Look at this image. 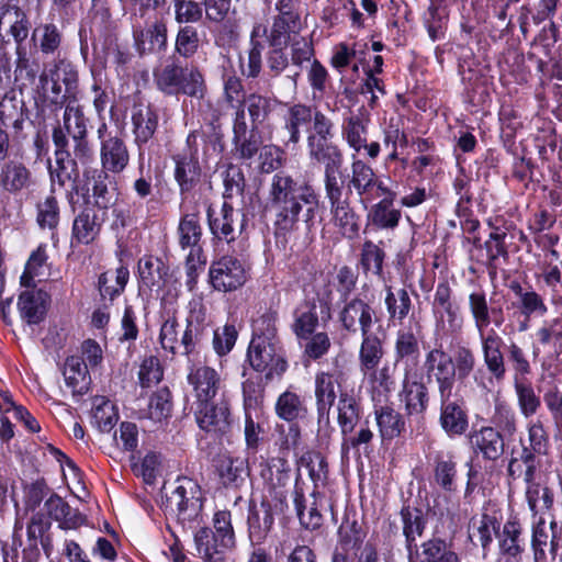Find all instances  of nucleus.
<instances>
[{"label":"nucleus","instance_id":"19","mask_svg":"<svg viewBox=\"0 0 562 562\" xmlns=\"http://www.w3.org/2000/svg\"><path fill=\"white\" fill-rule=\"evenodd\" d=\"M175 178L181 191H189L199 181L201 168L198 161V144L195 133L187 137V146L175 156Z\"/></svg>","mask_w":562,"mask_h":562},{"label":"nucleus","instance_id":"29","mask_svg":"<svg viewBox=\"0 0 562 562\" xmlns=\"http://www.w3.org/2000/svg\"><path fill=\"white\" fill-rule=\"evenodd\" d=\"M167 38L168 29L164 19L154 21L145 30L134 32L135 45L140 54L165 50Z\"/></svg>","mask_w":562,"mask_h":562},{"label":"nucleus","instance_id":"63","mask_svg":"<svg viewBox=\"0 0 562 562\" xmlns=\"http://www.w3.org/2000/svg\"><path fill=\"white\" fill-rule=\"evenodd\" d=\"M200 37L195 27L186 25L181 26L176 36V52L184 57H192L199 49Z\"/></svg>","mask_w":562,"mask_h":562},{"label":"nucleus","instance_id":"60","mask_svg":"<svg viewBox=\"0 0 562 562\" xmlns=\"http://www.w3.org/2000/svg\"><path fill=\"white\" fill-rule=\"evenodd\" d=\"M244 103L247 105L251 117V127L257 130L276 108V101L255 93L248 95Z\"/></svg>","mask_w":562,"mask_h":562},{"label":"nucleus","instance_id":"48","mask_svg":"<svg viewBox=\"0 0 562 562\" xmlns=\"http://www.w3.org/2000/svg\"><path fill=\"white\" fill-rule=\"evenodd\" d=\"M128 278L130 271L124 266H120L115 270L102 273L99 278V290L101 295L113 300L123 292Z\"/></svg>","mask_w":562,"mask_h":562},{"label":"nucleus","instance_id":"45","mask_svg":"<svg viewBox=\"0 0 562 562\" xmlns=\"http://www.w3.org/2000/svg\"><path fill=\"white\" fill-rule=\"evenodd\" d=\"M314 110L304 104L292 105L285 119V130L290 137L289 140L296 144L301 139V128L307 127L313 120Z\"/></svg>","mask_w":562,"mask_h":562},{"label":"nucleus","instance_id":"52","mask_svg":"<svg viewBox=\"0 0 562 562\" xmlns=\"http://www.w3.org/2000/svg\"><path fill=\"white\" fill-rule=\"evenodd\" d=\"M171 408V393L162 387L150 396L145 416L154 423H161L170 417Z\"/></svg>","mask_w":562,"mask_h":562},{"label":"nucleus","instance_id":"53","mask_svg":"<svg viewBox=\"0 0 562 562\" xmlns=\"http://www.w3.org/2000/svg\"><path fill=\"white\" fill-rule=\"evenodd\" d=\"M117 422V414L111 401L98 397L93 402L92 424L102 432L110 431Z\"/></svg>","mask_w":562,"mask_h":562},{"label":"nucleus","instance_id":"24","mask_svg":"<svg viewBox=\"0 0 562 562\" xmlns=\"http://www.w3.org/2000/svg\"><path fill=\"white\" fill-rule=\"evenodd\" d=\"M498 557L509 561L521 562L525 550L522 526L516 518H509L497 532Z\"/></svg>","mask_w":562,"mask_h":562},{"label":"nucleus","instance_id":"43","mask_svg":"<svg viewBox=\"0 0 562 562\" xmlns=\"http://www.w3.org/2000/svg\"><path fill=\"white\" fill-rule=\"evenodd\" d=\"M383 357V341L379 336L373 333L361 336L358 357L359 370L372 368V366H380Z\"/></svg>","mask_w":562,"mask_h":562},{"label":"nucleus","instance_id":"62","mask_svg":"<svg viewBox=\"0 0 562 562\" xmlns=\"http://www.w3.org/2000/svg\"><path fill=\"white\" fill-rule=\"evenodd\" d=\"M262 435L263 427L259 413L247 412L245 414L244 437L248 453H256L258 451Z\"/></svg>","mask_w":562,"mask_h":562},{"label":"nucleus","instance_id":"32","mask_svg":"<svg viewBox=\"0 0 562 562\" xmlns=\"http://www.w3.org/2000/svg\"><path fill=\"white\" fill-rule=\"evenodd\" d=\"M470 442L476 453L487 460H496L504 452L502 435L493 427H482L470 437Z\"/></svg>","mask_w":562,"mask_h":562},{"label":"nucleus","instance_id":"54","mask_svg":"<svg viewBox=\"0 0 562 562\" xmlns=\"http://www.w3.org/2000/svg\"><path fill=\"white\" fill-rule=\"evenodd\" d=\"M188 68H182L175 64L165 66L156 74V83L158 88L167 94H177L181 90V81L186 76Z\"/></svg>","mask_w":562,"mask_h":562},{"label":"nucleus","instance_id":"3","mask_svg":"<svg viewBox=\"0 0 562 562\" xmlns=\"http://www.w3.org/2000/svg\"><path fill=\"white\" fill-rule=\"evenodd\" d=\"M214 530L200 528L194 533V543L199 555L206 562H224L226 554L235 548V533L231 513L218 510L213 517Z\"/></svg>","mask_w":562,"mask_h":562},{"label":"nucleus","instance_id":"2","mask_svg":"<svg viewBox=\"0 0 562 562\" xmlns=\"http://www.w3.org/2000/svg\"><path fill=\"white\" fill-rule=\"evenodd\" d=\"M302 188L285 172L281 171L272 177L269 203L274 211L278 229L288 232L296 227L302 212V204L299 199Z\"/></svg>","mask_w":562,"mask_h":562},{"label":"nucleus","instance_id":"40","mask_svg":"<svg viewBox=\"0 0 562 562\" xmlns=\"http://www.w3.org/2000/svg\"><path fill=\"white\" fill-rule=\"evenodd\" d=\"M368 120L360 114H352L344 120L341 136L348 146L360 153L366 146Z\"/></svg>","mask_w":562,"mask_h":562},{"label":"nucleus","instance_id":"22","mask_svg":"<svg viewBox=\"0 0 562 562\" xmlns=\"http://www.w3.org/2000/svg\"><path fill=\"white\" fill-rule=\"evenodd\" d=\"M33 184V176L26 164L18 158L7 159L0 167V188L2 191L16 194Z\"/></svg>","mask_w":562,"mask_h":562},{"label":"nucleus","instance_id":"42","mask_svg":"<svg viewBox=\"0 0 562 562\" xmlns=\"http://www.w3.org/2000/svg\"><path fill=\"white\" fill-rule=\"evenodd\" d=\"M177 235L181 249L193 251L194 248H202L200 245L202 227L199 216L196 214L183 215L179 222Z\"/></svg>","mask_w":562,"mask_h":562},{"label":"nucleus","instance_id":"57","mask_svg":"<svg viewBox=\"0 0 562 562\" xmlns=\"http://www.w3.org/2000/svg\"><path fill=\"white\" fill-rule=\"evenodd\" d=\"M36 223L42 229L53 231L59 223V205L50 193L43 201L36 204Z\"/></svg>","mask_w":562,"mask_h":562},{"label":"nucleus","instance_id":"11","mask_svg":"<svg viewBox=\"0 0 562 562\" xmlns=\"http://www.w3.org/2000/svg\"><path fill=\"white\" fill-rule=\"evenodd\" d=\"M212 323L206 314V307L201 299L189 302L186 329L180 339L182 352L190 356L195 352L210 335Z\"/></svg>","mask_w":562,"mask_h":562},{"label":"nucleus","instance_id":"49","mask_svg":"<svg viewBox=\"0 0 562 562\" xmlns=\"http://www.w3.org/2000/svg\"><path fill=\"white\" fill-rule=\"evenodd\" d=\"M519 299V310L524 317H542L548 312L543 297L533 290L525 291L519 284L513 286Z\"/></svg>","mask_w":562,"mask_h":562},{"label":"nucleus","instance_id":"56","mask_svg":"<svg viewBox=\"0 0 562 562\" xmlns=\"http://www.w3.org/2000/svg\"><path fill=\"white\" fill-rule=\"evenodd\" d=\"M537 340L542 346L552 348L553 353L562 351V323L559 318L544 321L536 331Z\"/></svg>","mask_w":562,"mask_h":562},{"label":"nucleus","instance_id":"55","mask_svg":"<svg viewBox=\"0 0 562 562\" xmlns=\"http://www.w3.org/2000/svg\"><path fill=\"white\" fill-rule=\"evenodd\" d=\"M384 302L390 319L402 322L412 308V300L405 289H400L394 293L391 286H387Z\"/></svg>","mask_w":562,"mask_h":562},{"label":"nucleus","instance_id":"20","mask_svg":"<svg viewBox=\"0 0 562 562\" xmlns=\"http://www.w3.org/2000/svg\"><path fill=\"white\" fill-rule=\"evenodd\" d=\"M178 305L175 297H162L160 301L159 321V342L166 351L176 355L179 352L180 346L179 324H178Z\"/></svg>","mask_w":562,"mask_h":562},{"label":"nucleus","instance_id":"34","mask_svg":"<svg viewBox=\"0 0 562 562\" xmlns=\"http://www.w3.org/2000/svg\"><path fill=\"white\" fill-rule=\"evenodd\" d=\"M48 295L42 290H26L19 296L18 307L29 324H38L45 316Z\"/></svg>","mask_w":562,"mask_h":562},{"label":"nucleus","instance_id":"8","mask_svg":"<svg viewBox=\"0 0 562 562\" xmlns=\"http://www.w3.org/2000/svg\"><path fill=\"white\" fill-rule=\"evenodd\" d=\"M307 151L312 160L324 167V191L345 187L347 180L345 156L337 144L330 142L307 146Z\"/></svg>","mask_w":562,"mask_h":562},{"label":"nucleus","instance_id":"4","mask_svg":"<svg viewBox=\"0 0 562 562\" xmlns=\"http://www.w3.org/2000/svg\"><path fill=\"white\" fill-rule=\"evenodd\" d=\"M87 125L88 119L85 116L82 106L76 99H71L65 106L63 124L53 131V135L60 132L65 139L68 140V136L71 138L72 155L82 166H87L94 158L93 148L87 139Z\"/></svg>","mask_w":562,"mask_h":562},{"label":"nucleus","instance_id":"21","mask_svg":"<svg viewBox=\"0 0 562 562\" xmlns=\"http://www.w3.org/2000/svg\"><path fill=\"white\" fill-rule=\"evenodd\" d=\"M400 400L409 416H420L427 409L429 401L427 386L417 379L412 369L404 368Z\"/></svg>","mask_w":562,"mask_h":562},{"label":"nucleus","instance_id":"58","mask_svg":"<svg viewBox=\"0 0 562 562\" xmlns=\"http://www.w3.org/2000/svg\"><path fill=\"white\" fill-rule=\"evenodd\" d=\"M447 553H456L448 549L445 540L439 538L429 539L418 547L413 548L416 562H439Z\"/></svg>","mask_w":562,"mask_h":562},{"label":"nucleus","instance_id":"31","mask_svg":"<svg viewBox=\"0 0 562 562\" xmlns=\"http://www.w3.org/2000/svg\"><path fill=\"white\" fill-rule=\"evenodd\" d=\"M312 501L308 502L303 493L302 487L296 483L294 488V506L301 525L310 530L317 529L323 521L319 513V502L317 493H311Z\"/></svg>","mask_w":562,"mask_h":562},{"label":"nucleus","instance_id":"44","mask_svg":"<svg viewBox=\"0 0 562 562\" xmlns=\"http://www.w3.org/2000/svg\"><path fill=\"white\" fill-rule=\"evenodd\" d=\"M374 414L383 440L400 436L404 429V420L398 412L391 406H380Z\"/></svg>","mask_w":562,"mask_h":562},{"label":"nucleus","instance_id":"30","mask_svg":"<svg viewBox=\"0 0 562 562\" xmlns=\"http://www.w3.org/2000/svg\"><path fill=\"white\" fill-rule=\"evenodd\" d=\"M132 124L135 143L140 146L154 136L158 126V115L150 105L136 104L132 110Z\"/></svg>","mask_w":562,"mask_h":562},{"label":"nucleus","instance_id":"15","mask_svg":"<svg viewBox=\"0 0 562 562\" xmlns=\"http://www.w3.org/2000/svg\"><path fill=\"white\" fill-rule=\"evenodd\" d=\"M210 280L217 291H233L247 280V270L237 258L224 256L214 261L210 268Z\"/></svg>","mask_w":562,"mask_h":562},{"label":"nucleus","instance_id":"5","mask_svg":"<svg viewBox=\"0 0 562 562\" xmlns=\"http://www.w3.org/2000/svg\"><path fill=\"white\" fill-rule=\"evenodd\" d=\"M248 361L267 380L279 379L288 370L286 353L280 340L252 338L248 348Z\"/></svg>","mask_w":562,"mask_h":562},{"label":"nucleus","instance_id":"41","mask_svg":"<svg viewBox=\"0 0 562 562\" xmlns=\"http://www.w3.org/2000/svg\"><path fill=\"white\" fill-rule=\"evenodd\" d=\"M337 420L344 436L353 431L360 419V406L353 395L341 392L337 404Z\"/></svg>","mask_w":562,"mask_h":562},{"label":"nucleus","instance_id":"25","mask_svg":"<svg viewBox=\"0 0 562 562\" xmlns=\"http://www.w3.org/2000/svg\"><path fill=\"white\" fill-rule=\"evenodd\" d=\"M194 416L199 427L205 431H224L229 425V408L225 402L194 403Z\"/></svg>","mask_w":562,"mask_h":562},{"label":"nucleus","instance_id":"64","mask_svg":"<svg viewBox=\"0 0 562 562\" xmlns=\"http://www.w3.org/2000/svg\"><path fill=\"white\" fill-rule=\"evenodd\" d=\"M526 498L533 514L549 510L553 504V495L548 487L541 484H530L526 490Z\"/></svg>","mask_w":562,"mask_h":562},{"label":"nucleus","instance_id":"47","mask_svg":"<svg viewBox=\"0 0 562 562\" xmlns=\"http://www.w3.org/2000/svg\"><path fill=\"white\" fill-rule=\"evenodd\" d=\"M450 366L453 368L460 383L470 378L476 366L474 351L465 345H458L453 348L450 353Z\"/></svg>","mask_w":562,"mask_h":562},{"label":"nucleus","instance_id":"38","mask_svg":"<svg viewBox=\"0 0 562 562\" xmlns=\"http://www.w3.org/2000/svg\"><path fill=\"white\" fill-rule=\"evenodd\" d=\"M555 526V521L550 522L551 533H549L547 530L546 522L542 518H540L535 526L531 540L535 562H547L548 547H550L551 554L555 555L558 549V543L555 542V535L553 531Z\"/></svg>","mask_w":562,"mask_h":562},{"label":"nucleus","instance_id":"14","mask_svg":"<svg viewBox=\"0 0 562 562\" xmlns=\"http://www.w3.org/2000/svg\"><path fill=\"white\" fill-rule=\"evenodd\" d=\"M53 143L55 145V162L48 161V171L50 177V193H55L58 189L65 188L67 183L71 189H75V179L72 178L74 166L80 164L75 158H70V153L67 149L68 140L64 138L60 132L53 135ZM72 157H75L72 155Z\"/></svg>","mask_w":562,"mask_h":562},{"label":"nucleus","instance_id":"9","mask_svg":"<svg viewBox=\"0 0 562 562\" xmlns=\"http://www.w3.org/2000/svg\"><path fill=\"white\" fill-rule=\"evenodd\" d=\"M389 187L379 179L373 168L362 159H353L350 166V175L347 173L345 192H352L359 198L360 203L367 205L379 198L381 193H387Z\"/></svg>","mask_w":562,"mask_h":562},{"label":"nucleus","instance_id":"26","mask_svg":"<svg viewBox=\"0 0 562 562\" xmlns=\"http://www.w3.org/2000/svg\"><path fill=\"white\" fill-rule=\"evenodd\" d=\"M100 160L102 171L121 173L130 162V154L124 140L117 136H109L102 140Z\"/></svg>","mask_w":562,"mask_h":562},{"label":"nucleus","instance_id":"18","mask_svg":"<svg viewBox=\"0 0 562 562\" xmlns=\"http://www.w3.org/2000/svg\"><path fill=\"white\" fill-rule=\"evenodd\" d=\"M339 321L347 331L356 334L360 330L363 336L372 333V326L379 319L375 310L368 302L353 297L340 311Z\"/></svg>","mask_w":562,"mask_h":562},{"label":"nucleus","instance_id":"17","mask_svg":"<svg viewBox=\"0 0 562 562\" xmlns=\"http://www.w3.org/2000/svg\"><path fill=\"white\" fill-rule=\"evenodd\" d=\"M261 477L265 482L267 498L271 497L277 503L274 508L282 512L286 506L285 486L290 482V469L282 459H272L261 469Z\"/></svg>","mask_w":562,"mask_h":562},{"label":"nucleus","instance_id":"6","mask_svg":"<svg viewBox=\"0 0 562 562\" xmlns=\"http://www.w3.org/2000/svg\"><path fill=\"white\" fill-rule=\"evenodd\" d=\"M324 192L329 206V224L341 238H357L360 232L361 217L352 206L349 193L345 192V187Z\"/></svg>","mask_w":562,"mask_h":562},{"label":"nucleus","instance_id":"23","mask_svg":"<svg viewBox=\"0 0 562 562\" xmlns=\"http://www.w3.org/2000/svg\"><path fill=\"white\" fill-rule=\"evenodd\" d=\"M373 402H384L395 387V369L389 363L360 370Z\"/></svg>","mask_w":562,"mask_h":562},{"label":"nucleus","instance_id":"12","mask_svg":"<svg viewBox=\"0 0 562 562\" xmlns=\"http://www.w3.org/2000/svg\"><path fill=\"white\" fill-rule=\"evenodd\" d=\"M207 220L213 237L227 244L237 238L245 225L244 214L235 210L227 201H224L218 210L209 206Z\"/></svg>","mask_w":562,"mask_h":562},{"label":"nucleus","instance_id":"61","mask_svg":"<svg viewBox=\"0 0 562 562\" xmlns=\"http://www.w3.org/2000/svg\"><path fill=\"white\" fill-rule=\"evenodd\" d=\"M452 290L447 282H440L436 286L432 301V314L435 319L442 321L443 315L460 308L452 301Z\"/></svg>","mask_w":562,"mask_h":562},{"label":"nucleus","instance_id":"35","mask_svg":"<svg viewBox=\"0 0 562 562\" xmlns=\"http://www.w3.org/2000/svg\"><path fill=\"white\" fill-rule=\"evenodd\" d=\"M383 199L372 205L369 212V218L373 225L380 228L393 229L398 225L401 212L393 207L396 193L387 189V193H381Z\"/></svg>","mask_w":562,"mask_h":562},{"label":"nucleus","instance_id":"37","mask_svg":"<svg viewBox=\"0 0 562 562\" xmlns=\"http://www.w3.org/2000/svg\"><path fill=\"white\" fill-rule=\"evenodd\" d=\"M101 224L97 214L91 210H83L74 220L71 244L88 245L99 235Z\"/></svg>","mask_w":562,"mask_h":562},{"label":"nucleus","instance_id":"10","mask_svg":"<svg viewBox=\"0 0 562 562\" xmlns=\"http://www.w3.org/2000/svg\"><path fill=\"white\" fill-rule=\"evenodd\" d=\"M450 355L442 347H436L425 353L423 370L428 381H435L439 397L453 395L458 378L450 366Z\"/></svg>","mask_w":562,"mask_h":562},{"label":"nucleus","instance_id":"51","mask_svg":"<svg viewBox=\"0 0 562 562\" xmlns=\"http://www.w3.org/2000/svg\"><path fill=\"white\" fill-rule=\"evenodd\" d=\"M403 520V532L406 538V547L411 558H413V548H416V540L425 529V520L417 509L404 508L401 512Z\"/></svg>","mask_w":562,"mask_h":562},{"label":"nucleus","instance_id":"1","mask_svg":"<svg viewBox=\"0 0 562 562\" xmlns=\"http://www.w3.org/2000/svg\"><path fill=\"white\" fill-rule=\"evenodd\" d=\"M468 304L481 344L486 369L496 381H503L506 373L505 360L501 350L503 340L495 329H487L492 322L496 327L503 324L502 310L488 306L486 294L483 290L471 292L468 297Z\"/></svg>","mask_w":562,"mask_h":562},{"label":"nucleus","instance_id":"46","mask_svg":"<svg viewBox=\"0 0 562 562\" xmlns=\"http://www.w3.org/2000/svg\"><path fill=\"white\" fill-rule=\"evenodd\" d=\"M248 474V463L244 458L226 457L221 462L220 476L226 486L238 487Z\"/></svg>","mask_w":562,"mask_h":562},{"label":"nucleus","instance_id":"16","mask_svg":"<svg viewBox=\"0 0 562 562\" xmlns=\"http://www.w3.org/2000/svg\"><path fill=\"white\" fill-rule=\"evenodd\" d=\"M187 383L194 403L213 401L222 387L221 374L205 364H193L188 369Z\"/></svg>","mask_w":562,"mask_h":562},{"label":"nucleus","instance_id":"33","mask_svg":"<svg viewBox=\"0 0 562 562\" xmlns=\"http://www.w3.org/2000/svg\"><path fill=\"white\" fill-rule=\"evenodd\" d=\"M440 398V425L449 436L462 435L468 428V417L462 407L452 401V395L448 398Z\"/></svg>","mask_w":562,"mask_h":562},{"label":"nucleus","instance_id":"13","mask_svg":"<svg viewBox=\"0 0 562 562\" xmlns=\"http://www.w3.org/2000/svg\"><path fill=\"white\" fill-rule=\"evenodd\" d=\"M342 376V372H321L315 378L318 431L327 434L333 429L330 426V409L337 397L336 385H339Z\"/></svg>","mask_w":562,"mask_h":562},{"label":"nucleus","instance_id":"59","mask_svg":"<svg viewBox=\"0 0 562 562\" xmlns=\"http://www.w3.org/2000/svg\"><path fill=\"white\" fill-rule=\"evenodd\" d=\"M305 412L301 397L291 391L283 392L277 400L276 413L286 422H293Z\"/></svg>","mask_w":562,"mask_h":562},{"label":"nucleus","instance_id":"39","mask_svg":"<svg viewBox=\"0 0 562 562\" xmlns=\"http://www.w3.org/2000/svg\"><path fill=\"white\" fill-rule=\"evenodd\" d=\"M64 379L66 385L71 389L74 394H83L88 390V368L80 357L70 356L67 358L64 368Z\"/></svg>","mask_w":562,"mask_h":562},{"label":"nucleus","instance_id":"28","mask_svg":"<svg viewBox=\"0 0 562 562\" xmlns=\"http://www.w3.org/2000/svg\"><path fill=\"white\" fill-rule=\"evenodd\" d=\"M27 119L23 99L13 90L7 92L0 100V123L14 131V137L23 130Z\"/></svg>","mask_w":562,"mask_h":562},{"label":"nucleus","instance_id":"50","mask_svg":"<svg viewBox=\"0 0 562 562\" xmlns=\"http://www.w3.org/2000/svg\"><path fill=\"white\" fill-rule=\"evenodd\" d=\"M514 387L521 415L526 418L535 415L541 405V401L531 383L516 378Z\"/></svg>","mask_w":562,"mask_h":562},{"label":"nucleus","instance_id":"36","mask_svg":"<svg viewBox=\"0 0 562 562\" xmlns=\"http://www.w3.org/2000/svg\"><path fill=\"white\" fill-rule=\"evenodd\" d=\"M44 506L47 514L58 521L63 529H76L85 522V517L56 494L52 495Z\"/></svg>","mask_w":562,"mask_h":562},{"label":"nucleus","instance_id":"27","mask_svg":"<svg viewBox=\"0 0 562 562\" xmlns=\"http://www.w3.org/2000/svg\"><path fill=\"white\" fill-rule=\"evenodd\" d=\"M419 326L416 325V331H414L413 327H404L398 329L396 333L395 344H394V358L396 363H405V368L412 369L419 359L420 348H419Z\"/></svg>","mask_w":562,"mask_h":562},{"label":"nucleus","instance_id":"7","mask_svg":"<svg viewBox=\"0 0 562 562\" xmlns=\"http://www.w3.org/2000/svg\"><path fill=\"white\" fill-rule=\"evenodd\" d=\"M165 509L182 522H191L200 516L202 497L200 486L189 477L178 480V485L166 497Z\"/></svg>","mask_w":562,"mask_h":562}]
</instances>
